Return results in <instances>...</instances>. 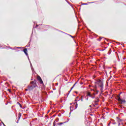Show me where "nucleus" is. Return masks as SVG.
<instances>
[{
    "instance_id": "9b49d317",
    "label": "nucleus",
    "mask_w": 126,
    "mask_h": 126,
    "mask_svg": "<svg viewBox=\"0 0 126 126\" xmlns=\"http://www.w3.org/2000/svg\"><path fill=\"white\" fill-rule=\"evenodd\" d=\"M75 104H76V105H75V110L76 109H77V107H78V104H77V102H75Z\"/></svg>"
},
{
    "instance_id": "6e6552de",
    "label": "nucleus",
    "mask_w": 126,
    "mask_h": 126,
    "mask_svg": "<svg viewBox=\"0 0 126 126\" xmlns=\"http://www.w3.org/2000/svg\"><path fill=\"white\" fill-rule=\"evenodd\" d=\"M67 123V121L64 122H63V123H58L57 124V125H58V126H62V125H63V124H65V123Z\"/></svg>"
},
{
    "instance_id": "20e7f679",
    "label": "nucleus",
    "mask_w": 126,
    "mask_h": 126,
    "mask_svg": "<svg viewBox=\"0 0 126 126\" xmlns=\"http://www.w3.org/2000/svg\"><path fill=\"white\" fill-rule=\"evenodd\" d=\"M37 80L39 82L40 84H44V82H43V80H42V78L40 77V76H37Z\"/></svg>"
},
{
    "instance_id": "aec40b11",
    "label": "nucleus",
    "mask_w": 126,
    "mask_h": 126,
    "mask_svg": "<svg viewBox=\"0 0 126 126\" xmlns=\"http://www.w3.org/2000/svg\"><path fill=\"white\" fill-rule=\"evenodd\" d=\"M29 62H30V65H31V67L32 69V67H33V66H32V63H31V62L30 61H29Z\"/></svg>"
},
{
    "instance_id": "72a5a7b5",
    "label": "nucleus",
    "mask_w": 126,
    "mask_h": 126,
    "mask_svg": "<svg viewBox=\"0 0 126 126\" xmlns=\"http://www.w3.org/2000/svg\"><path fill=\"white\" fill-rule=\"evenodd\" d=\"M105 49H102V50H100V51H101V52H103Z\"/></svg>"
},
{
    "instance_id": "bf43d9fd",
    "label": "nucleus",
    "mask_w": 126,
    "mask_h": 126,
    "mask_svg": "<svg viewBox=\"0 0 126 126\" xmlns=\"http://www.w3.org/2000/svg\"><path fill=\"white\" fill-rule=\"evenodd\" d=\"M26 47H28V46L27 45Z\"/></svg>"
},
{
    "instance_id": "37998d69",
    "label": "nucleus",
    "mask_w": 126,
    "mask_h": 126,
    "mask_svg": "<svg viewBox=\"0 0 126 126\" xmlns=\"http://www.w3.org/2000/svg\"><path fill=\"white\" fill-rule=\"evenodd\" d=\"M95 89L97 88V86H95Z\"/></svg>"
},
{
    "instance_id": "603ef678",
    "label": "nucleus",
    "mask_w": 126,
    "mask_h": 126,
    "mask_svg": "<svg viewBox=\"0 0 126 126\" xmlns=\"http://www.w3.org/2000/svg\"><path fill=\"white\" fill-rule=\"evenodd\" d=\"M53 117H56V115H54Z\"/></svg>"
},
{
    "instance_id": "a211bd4d",
    "label": "nucleus",
    "mask_w": 126,
    "mask_h": 126,
    "mask_svg": "<svg viewBox=\"0 0 126 126\" xmlns=\"http://www.w3.org/2000/svg\"><path fill=\"white\" fill-rule=\"evenodd\" d=\"M91 98H92V99H94L95 98V96H93L92 94H91V96H90Z\"/></svg>"
},
{
    "instance_id": "49530a36",
    "label": "nucleus",
    "mask_w": 126,
    "mask_h": 126,
    "mask_svg": "<svg viewBox=\"0 0 126 126\" xmlns=\"http://www.w3.org/2000/svg\"><path fill=\"white\" fill-rule=\"evenodd\" d=\"M26 91H28V89H26Z\"/></svg>"
},
{
    "instance_id": "c756f323",
    "label": "nucleus",
    "mask_w": 126,
    "mask_h": 126,
    "mask_svg": "<svg viewBox=\"0 0 126 126\" xmlns=\"http://www.w3.org/2000/svg\"><path fill=\"white\" fill-rule=\"evenodd\" d=\"M121 125H123V124H121V123H119V124H118V126H121Z\"/></svg>"
},
{
    "instance_id": "8fccbe9b",
    "label": "nucleus",
    "mask_w": 126,
    "mask_h": 126,
    "mask_svg": "<svg viewBox=\"0 0 126 126\" xmlns=\"http://www.w3.org/2000/svg\"><path fill=\"white\" fill-rule=\"evenodd\" d=\"M110 124H111V123H109V124H108V126H110Z\"/></svg>"
},
{
    "instance_id": "864d4df0",
    "label": "nucleus",
    "mask_w": 126,
    "mask_h": 126,
    "mask_svg": "<svg viewBox=\"0 0 126 126\" xmlns=\"http://www.w3.org/2000/svg\"><path fill=\"white\" fill-rule=\"evenodd\" d=\"M88 100V97L87 98V100Z\"/></svg>"
},
{
    "instance_id": "393cba45",
    "label": "nucleus",
    "mask_w": 126,
    "mask_h": 126,
    "mask_svg": "<svg viewBox=\"0 0 126 126\" xmlns=\"http://www.w3.org/2000/svg\"><path fill=\"white\" fill-rule=\"evenodd\" d=\"M15 48H17V49H21L20 47H15Z\"/></svg>"
},
{
    "instance_id": "c9c22d12",
    "label": "nucleus",
    "mask_w": 126,
    "mask_h": 126,
    "mask_svg": "<svg viewBox=\"0 0 126 126\" xmlns=\"http://www.w3.org/2000/svg\"><path fill=\"white\" fill-rule=\"evenodd\" d=\"M9 49H10L11 50H13V48H12L11 47H9Z\"/></svg>"
},
{
    "instance_id": "a878e982",
    "label": "nucleus",
    "mask_w": 126,
    "mask_h": 126,
    "mask_svg": "<svg viewBox=\"0 0 126 126\" xmlns=\"http://www.w3.org/2000/svg\"><path fill=\"white\" fill-rule=\"evenodd\" d=\"M58 117H62V114H59Z\"/></svg>"
},
{
    "instance_id": "4be33fe9",
    "label": "nucleus",
    "mask_w": 126,
    "mask_h": 126,
    "mask_svg": "<svg viewBox=\"0 0 126 126\" xmlns=\"http://www.w3.org/2000/svg\"><path fill=\"white\" fill-rule=\"evenodd\" d=\"M81 101L82 102L83 101V97L82 96L81 97Z\"/></svg>"
},
{
    "instance_id": "7ed1b4c3",
    "label": "nucleus",
    "mask_w": 126,
    "mask_h": 126,
    "mask_svg": "<svg viewBox=\"0 0 126 126\" xmlns=\"http://www.w3.org/2000/svg\"><path fill=\"white\" fill-rule=\"evenodd\" d=\"M36 86H37V85H32L31 86H28V88L30 91H31L32 90H33L34 89V88H35V87H36Z\"/></svg>"
},
{
    "instance_id": "7c9ffc66",
    "label": "nucleus",
    "mask_w": 126,
    "mask_h": 126,
    "mask_svg": "<svg viewBox=\"0 0 126 126\" xmlns=\"http://www.w3.org/2000/svg\"><path fill=\"white\" fill-rule=\"evenodd\" d=\"M28 47H30V42H29V45Z\"/></svg>"
},
{
    "instance_id": "2eb2a0df",
    "label": "nucleus",
    "mask_w": 126,
    "mask_h": 126,
    "mask_svg": "<svg viewBox=\"0 0 126 126\" xmlns=\"http://www.w3.org/2000/svg\"><path fill=\"white\" fill-rule=\"evenodd\" d=\"M99 99L96 98V100L94 101V103H98L99 102Z\"/></svg>"
},
{
    "instance_id": "6e6d98bb",
    "label": "nucleus",
    "mask_w": 126,
    "mask_h": 126,
    "mask_svg": "<svg viewBox=\"0 0 126 126\" xmlns=\"http://www.w3.org/2000/svg\"><path fill=\"white\" fill-rule=\"evenodd\" d=\"M75 101H77V100L75 99Z\"/></svg>"
},
{
    "instance_id": "f257e3e1",
    "label": "nucleus",
    "mask_w": 126,
    "mask_h": 126,
    "mask_svg": "<svg viewBox=\"0 0 126 126\" xmlns=\"http://www.w3.org/2000/svg\"><path fill=\"white\" fill-rule=\"evenodd\" d=\"M95 83L98 86V87H100V91L102 92L104 90V84H103V82L100 80H98L95 82Z\"/></svg>"
},
{
    "instance_id": "b1692460",
    "label": "nucleus",
    "mask_w": 126,
    "mask_h": 126,
    "mask_svg": "<svg viewBox=\"0 0 126 126\" xmlns=\"http://www.w3.org/2000/svg\"><path fill=\"white\" fill-rule=\"evenodd\" d=\"M55 125H56V122L54 121V122H53V126H55Z\"/></svg>"
},
{
    "instance_id": "473e14b6",
    "label": "nucleus",
    "mask_w": 126,
    "mask_h": 126,
    "mask_svg": "<svg viewBox=\"0 0 126 126\" xmlns=\"http://www.w3.org/2000/svg\"><path fill=\"white\" fill-rule=\"evenodd\" d=\"M16 49H17V48H15V47L13 49V50H16Z\"/></svg>"
},
{
    "instance_id": "f8f14e48",
    "label": "nucleus",
    "mask_w": 126,
    "mask_h": 126,
    "mask_svg": "<svg viewBox=\"0 0 126 126\" xmlns=\"http://www.w3.org/2000/svg\"><path fill=\"white\" fill-rule=\"evenodd\" d=\"M17 104L18 105H20V108H21V109H22V105L19 102H17Z\"/></svg>"
},
{
    "instance_id": "13d9d810",
    "label": "nucleus",
    "mask_w": 126,
    "mask_h": 126,
    "mask_svg": "<svg viewBox=\"0 0 126 126\" xmlns=\"http://www.w3.org/2000/svg\"><path fill=\"white\" fill-rule=\"evenodd\" d=\"M30 42H31V39L30 40Z\"/></svg>"
},
{
    "instance_id": "4c0bfd02",
    "label": "nucleus",
    "mask_w": 126,
    "mask_h": 126,
    "mask_svg": "<svg viewBox=\"0 0 126 126\" xmlns=\"http://www.w3.org/2000/svg\"><path fill=\"white\" fill-rule=\"evenodd\" d=\"M69 36H70V37H71V38H73V36H72L71 35H69Z\"/></svg>"
},
{
    "instance_id": "de8ad7c7",
    "label": "nucleus",
    "mask_w": 126,
    "mask_h": 126,
    "mask_svg": "<svg viewBox=\"0 0 126 126\" xmlns=\"http://www.w3.org/2000/svg\"><path fill=\"white\" fill-rule=\"evenodd\" d=\"M75 93H76V94H77V92H75Z\"/></svg>"
},
{
    "instance_id": "4468645a",
    "label": "nucleus",
    "mask_w": 126,
    "mask_h": 126,
    "mask_svg": "<svg viewBox=\"0 0 126 126\" xmlns=\"http://www.w3.org/2000/svg\"><path fill=\"white\" fill-rule=\"evenodd\" d=\"M111 52H112V49H110L108 53V55H110L111 54Z\"/></svg>"
},
{
    "instance_id": "4d7b16f0",
    "label": "nucleus",
    "mask_w": 126,
    "mask_h": 126,
    "mask_svg": "<svg viewBox=\"0 0 126 126\" xmlns=\"http://www.w3.org/2000/svg\"><path fill=\"white\" fill-rule=\"evenodd\" d=\"M97 40H98V41H99V40H100V38L99 39H97Z\"/></svg>"
},
{
    "instance_id": "c03bdc74",
    "label": "nucleus",
    "mask_w": 126,
    "mask_h": 126,
    "mask_svg": "<svg viewBox=\"0 0 126 126\" xmlns=\"http://www.w3.org/2000/svg\"><path fill=\"white\" fill-rule=\"evenodd\" d=\"M113 125H116V123H113Z\"/></svg>"
},
{
    "instance_id": "f3484780",
    "label": "nucleus",
    "mask_w": 126,
    "mask_h": 126,
    "mask_svg": "<svg viewBox=\"0 0 126 126\" xmlns=\"http://www.w3.org/2000/svg\"><path fill=\"white\" fill-rule=\"evenodd\" d=\"M74 88V87H72L71 88L70 90L69 91V93H70V92H71V90H72V89H73Z\"/></svg>"
},
{
    "instance_id": "0eeeda50",
    "label": "nucleus",
    "mask_w": 126,
    "mask_h": 126,
    "mask_svg": "<svg viewBox=\"0 0 126 126\" xmlns=\"http://www.w3.org/2000/svg\"><path fill=\"white\" fill-rule=\"evenodd\" d=\"M117 122H118L119 123H122L123 122V120L120 119L119 117H117Z\"/></svg>"
},
{
    "instance_id": "ea45409f",
    "label": "nucleus",
    "mask_w": 126,
    "mask_h": 126,
    "mask_svg": "<svg viewBox=\"0 0 126 126\" xmlns=\"http://www.w3.org/2000/svg\"><path fill=\"white\" fill-rule=\"evenodd\" d=\"M80 84H81V85H82V84H83V83L82 82H81L80 83Z\"/></svg>"
},
{
    "instance_id": "6ab92c4d",
    "label": "nucleus",
    "mask_w": 126,
    "mask_h": 126,
    "mask_svg": "<svg viewBox=\"0 0 126 126\" xmlns=\"http://www.w3.org/2000/svg\"><path fill=\"white\" fill-rule=\"evenodd\" d=\"M71 108H72V107L70 106V112H69V115H70V114H71V112H72V111H73V110H71Z\"/></svg>"
},
{
    "instance_id": "423d86ee",
    "label": "nucleus",
    "mask_w": 126,
    "mask_h": 126,
    "mask_svg": "<svg viewBox=\"0 0 126 126\" xmlns=\"http://www.w3.org/2000/svg\"><path fill=\"white\" fill-rule=\"evenodd\" d=\"M31 84H32V85H37V83H36V80L31 82Z\"/></svg>"
},
{
    "instance_id": "1a4fd4ad",
    "label": "nucleus",
    "mask_w": 126,
    "mask_h": 126,
    "mask_svg": "<svg viewBox=\"0 0 126 126\" xmlns=\"http://www.w3.org/2000/svg\"><path fill=\"white\" fill-rule=\"evenodd\" d=\"M21 116H22L21 113H19L18 121H19V120H20V118H21Z\"/></svg>"
},
{
    "instance_id": "58836bf2",
    "label": "nucleus",
    "mask_w": 126,
    "mask_h": 126,
    "mask_svg": "<svg viewBox=\"0 0 126 126\" xmlns=\"http://www.w3.org/2000/svg\"><path fill=\"white\" fill-rule=\"evenodd\" d=\"M98 105V103H97V102H96V103H95V105Z\"/></svg>"
},
{
    "instance_id": "dca6fc26",
    "label": "nucleus",
    "mask_w": 126,
    "mask_h": 126,
    "mask_svg": "<svg viewBox=\"0 0 126 126\" xmlns=\"http://www.w3.org/2000/svg\"><path fill=\"white\" fill-rule=\"evenodd\" d=\"M88 4V3H83L82 4V5H87Z\"/></svg>"
},
{
    "instance_id": "09e8293b",
    "label": "nucleus",
    "mask_w": 126,
    "mask_h": 126,
    "mask_svg": "<svg viewBox=\"0 0 126 126\" xmlns=\"http://www.w3.org/2000/svg\"><path fill=\"white\" fill-rule=\"evenodd\" d=\"M3 126H5V125H4V124L3 123Z\"/></svg>"
},
{
    "instance_id": "e433bc0d",
    "label": "nucleus",
    "mask_w": 126,
    "mask_h": 126,
    "mask_svg": "<svg viewBox=\"0 0 126 126\" xmlns=\"http://www.w3.org/2000/svg\"><path fill=\"white\" fill-rule=\"evenodd\" d=\"M8 91H9V92H11V91H10L9 89H8Z\"/></svg>"
},
{
    "instance_id": "412c9836",
    "label": "nucleus",
    "mask_w": 126,
    "mask_h": 126,
    "mask_svg": "<svg viewBox=\"0 0 126 126\" xmlns=\"http://www.w3.org/2000/svg\"><path fill=\"white\" fill-rule=\"evenodd\" d=\"M77 82H78V81H77V82H76L74 83V84L73 86V87H74L75 86V85H76V84H77Z\"/></svg>"
},
{
    "instance_id": "3c124183",
    "label": "nucleus",
    "mask_w": 126,
    "mask_h": 126,
    "mask_svg": "<svg viewBox=\"0 0 126 126\" xmlns=\"http://www.w3.org/2000/svg\"><path fill=\"white\" fill-rule=\"evenodd\" d=\"M76 98V99L78 98V96H77Z\"/></svg>"
},
{
    "instance_id": "5fc2aeb1",
    "label": "nucleus",
    "mask_w": 126,
    "mask_h": 126,
    "mask_svg": "<svg viewBox=\"0 0 126 126\" xmlns=\"http://www.w3.org/2000/svg\"><path fill=\"white\" fill-rule=\"evenodd\" d=\"M104 39H105V40H107V39H106V38H104Z\"/></svg>"
},
{
    "instance_id": "ddd939ff",
    "label": "nucleus",
    "mask_w": 126,
    "mask_h": 126,
    "mask_svg": "<svg viewBox=\"0 0 126 126\" xmlns=\"http://www.w3.org/2000/svg\"><path fill=\"white\" fill-rule=\"evenodd\" d=\"M87 96H91V93L90 92L88 93Z\"/></svg>"
},
{
    "instance_id": "5701e85b",
    "label": "nucleus",
    "mask_w": 126,
    "mask_h": 126,
    "mask_svg": "<svg viewBox=\"0 0 126 126\" xmlns=\"http://www.w3.org/2000/svg\"><path fill=\"white\" fill-rule=\"evenodd\" d=\"M102 38H103V37H100L99 41H101V40H102Z\"/></svg>"
},
{
    "instance_id": "9d476101",
    "label": "nucleus",
    "mask_w": 126,
    "mask_h": 126,
    "mask_svg": "<svg viewBox=\"0 0 126 126\" xmlns=\"http://www.w3.org/2000/svg\"><path fill=\"white\" fill-rule=\"evenodd\" d=\"M91 91H94V92H96V94H95V95L96 94H98V92H99V91H98V90H91Z\"/></svg>"
},
{
    "instance_id": "cd10ccee",
    "label": "nucleus",
    "mask_w": 126,
    "mask_h": 126,
    "mask_svg": "<svg viewBox=\"0 0 126 126\" xmlns=\"http://www.w3.org/2000/svg\"><path fill=\"white\" fill-rule=\"evenodd\" d=\"M93 95H94V98H95V95H96V94L93 93Z\"/></svg>"
},
{
    "instance_id": "79ce46f5",
    "label": "nucleus",
    "mask_w": 126,
    "mask_h": 126,
    "mask_svg": "<svg viewBox=\"0 0 126 126\" xmlns=\"http://www.w3.org/2000/svg\"><path fill=\"white\" fill-rule=\"evenodd\" d=\"M56 85H58L59 83H56Z\"/></svg>"
},
{
    "instance_id": "bb28decb",
    "label": "nucleus",
    "mask_w": 126,
    "mask_h": 126,
    "mask_svg": "<svg viewBox=\"0 0 126 126\" xmlns=\"http://www.w3.org/2000/svg\"><path fill=\"white\" fill-rule=\"evenodd\" d=\"M88 3H94V2H89Z\"/></svg>"
},
{
    "instance_id": "f03ea898",
    "label": "nucleus",
    "mask_w": 126,
    "mask_h": 126,
    "mask_svg": "<svg viewBox=\"0 0 126 126\" xmlns=\"http://www.w3.org/2000/svg\"><path fill=\"white\" fill-rule=\"evenodd\" d=\"M118 101L119 102L120 104H125L126 103V100H123L121 97H120V94L118 96Z\"/></svg>"
},
{
    "instance_id": "f704fd0d",
    "label": "nucleus",
    "mask_w": 126,
    "mask_h": 126,
    "mask_svg": "<svg viewBox=\"0 0 126 126\" xmlns=\"http://www.w3.org/2000/svg\"><path fill=\"white\" fill-rule=\"evenodd\" d=\"M32 71H33L34 70V68L32 67Z\"/></svg>"
},
{
    "instance_id": "a19ab883",
    "label": "nucleus",
    "mask_w": 126,
    "mask_h": 126,
    "mask_svg": "<svg viewBox=\"0 0 126 126\" xmlns=\"http://www.w3.org/2000/svg\"><path fill=\"white\" fill-rule=\"evenodd\" d=\"M19 122V121H18V120L17 121V124H18V122Z\"/></svg>"
},
{
    "instance_id": "39448f33",
    "label": "nucleus",
    "mask_w": 126,
    "mask_h": 126,
    "mask_svg": "<svg viewBox=\"0 0 126 126\" xmlns=\"http://www.w3.org/2000/svg\"><path fill=\"white\" fill-rule=\"evenodd\" d=\"M23 52L25 54L26 56H27V57H28L29 61H30V59H29V56H28V53H27V52H28L27 48H25V49H24Z\"/></svg>"
},
{
    "instance_id": "052dcab7",
    "label": "nucleus",
    "mask_w": 126,
    "mask_h": 126,
    "mask_svg": "<svg viewBox=\"0 0 126 126\" xmlns=\"http://www.w3.org/2000/svg\"><path fill=\"white\" fill-rule=\"evenodd\" d=\"M90 86H91L90 85V86H89V87H90Z\"/></svg>"
},
{
    "instance_id": "c85d7f7f",
    "label": "nucleus",
    "mask_w": 126,
    "mask_h": 126,
    "mask_svg": "<svg viewBox=\"0 0 126 126\" xmlns=\"http://www.w3.org/2000/svg\"><path fill=\"white\" fill-rule=\"evenodd\" d=\"M69 93H69V91H68L67 96H68V95H69Z\"/></svg>"
},
{
    "instance_id": "680f3d73",
    "label": "nucleus",
    "mask_w": 126,
    "mask_h": 126,
    "mask_svg": "<svg viewBox=\"0 0 126 126\" xmlns=\"http://www.w3.org/2000/svg\"><path fill=\"white\" fill-rule=\"evenodd\" d=\"M79 100H80V99L78 100V101H79Z\"/></svg>"
},
{
    "instance_id": "a18cd8bd",
    "label": "nucleus",
    "mask_w": 126,
    "mask_h": 126,
    "mask_svg": "<svg viewBox=\"0 0 126 126\" xmlns=\"http://www.w3.org/2000/svg\"><path fill=\"white\" fill-rule=\"evenodd\" d=\"M37 27H38V25L36 26V28H37Z\"/></svg>"
},
{
    "instance_id": "2f4dec72",
    "label": "nucleus",
    "mask_w": 126,
    "mask_h": 126,
    "mask_svg": "<svg viewBox=\"0 0 126 126\" xmlns=\"http://www.w3.org/2000/svg\"><path fill=\"white\" fill-rule=\"evenodd\" d=\"M56 122L58 123V122H59V118H58L57 120H56Z\"/></svg>"
}]
</instances>
